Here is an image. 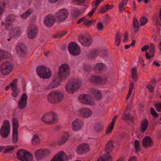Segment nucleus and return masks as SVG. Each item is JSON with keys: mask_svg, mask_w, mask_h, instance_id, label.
<instances>
[{"mask_svg": "<svg viewBox=\"0 0 161 161\" xmlns=\"http://www.w3.org/2000/svg\"><path fill=\"white\" fill-rule=\"evenodd\" d=\"M122 118L125 120H131L132 121H133L134 119V117L133 116L130 115L129 112H126L125 111Z\"/></svg>", "mask_w": 161, "mask_h": 161, "instance_id": "28", "label": "nucleus"}, {"mask_svg": "<svg viewBox=\"0 0 161 161\" xmlns=\"http://www.w3.org/2000/svg\"><path fill=\"white\" fill-rule=\"evenodd\" d=\"M13 131H18L19 127V123L17 119L16 118H14L13 119Z\"/></svg>", "mask_w": 161, "mask_h": 161, "instance_id": "33", "label": "nucleus"}, {"mask_svg": "<svg viewBox=\"0 0 161 161\" xmlns=\"http://www.w3.org/2000/svg\"><path fill=\"white\" fill-rule=\"evenodd\" d=\"M118 116L117 115H115L113 119L112 120L111 123H110V125H114V124L115 123V121L117 118Z\"/></svg>", "mask_w": 161, "mask_h": 161, "instance_id": "62", "label": "nucleus"}, {"mask_svg": "<svg viewBox=\"0 0 161 161\" xmlns=\"http://www.w3.org/2000/svg\"><path fill=\"white\" fill-rule=\"evenodd\" d=\"M50 151L47 149H40L37 150L35 152V154L36 158L37 160H40L43 159L44 157L50 154Z\"/></svg>", "mask_w": 161, "mask_h": 161, "instance_id": "10", "label": "nucleus"}, {"mask_svg": "<svg viewBox=\"0 0 161 161\" xmlns=\"http://www.w3.org/2000/svg\"><path fill=\"white\" fill-rule=\"evenodd\" d=\"M80 101L86 104L92 105L94 103L92 101L91 96L88 94H82L81 95L78 97Z\"/></svg>", "mask_w": 161, "mask_h": 161, "instance_id": "12", "label": "nucleus"}, {"mask_svg": "<svg viewBox=\"0 0 161 161\" xmlns=\"http://www.w3.org/2000/svg\"><path fill=\"white\" fill-rule=\"evenodd\" d=\"M149 48V46L148 45H145L141 49L142 52H144L146 51V53L147 52V50Z\"/></svg>", "mask_w": 161, "mask_h": 161, "instance_id": "55", "label": "nucleus"}, {"mask_svg": "<svg viewBox=\"0 0 161 161\" xmlns=\"http://www.w3.org/2000/svg\"><path fill=\"white\" fill-rule=\"evenodd\" d=\"M108 81L107 76L102 78L98 76L94 75L91 78V82L92 83L96 85H104Z\"/></svg>", "mask_w": 161, "mask_h": 161, "instance_id": "11", "label": "nucleus"}, {"mask_svg": "<svg viewBox=\"0 0 161 161\" xmlns=\"http://www.w3.org/2000/svg\"><path fill=\"white\" fill-rule=\"evenodd\" d=\"M32 13L31 11L30 10H28L26 12L24 13L23 14L21 15V17L23 19L27 18Z\"/></svg>", "mask_w": 161, "mask_h": 161, "instance_id": "40", "label": "nucleus"}, {"mask_svg": "<svg viewBox=\"0 0 161 161\" xmlns=\"http://www.w3.org/2000/svg\"><path fill=\"white\" fill-rule=\"evenodd\" d=\"M68 49L70 54L73 56H77L80 53V49L77 44L72 42L68 45Z\"/></svg>", "mask_w": 161, "mask_h": 161, "instance_id": "7", "label": "nucleus"}, {"mask_svg": "<svg viewBox=\"0 0 161 161\" xmlns=\"http://www.w3.org/2000/svg\"><path fill=\"white\" fill-rule=\"evenodd\" d=\"M86 21H84V24L87 26H90L92 24V20H88L86 19Z\"/></svg>", "mask_w": 161, "mask_h": 161, "instance_id": "53", "label": "nucleus"}, {"mask_svg": "<svg viewBox=\"0 0 161 161\" xmlns=\"http://www.w3.org/2000/svg\"><path fill=\"white\" fill-rule=\"evenodd\" d=\"M137 70L136 68H133L131 70V77L135 81H137Z\"/></svg>", "mask_w": 161, "mask_h": 161, "instance_id": "37", "label": "nucleus"}, {"mask_svg": "<svg viewBox=\"0 0 161 161\" xmlns=\"http://www.w3.org/2000/svg\"><path fill=\"white\" fill-rule=\"evenodd\" d=\"M69 14V12L67 10L62 9L60 10L56 14V17L59 21H62L68 17Z\"/></svg>", "mask_w": 161, "mask_h": 161, "instance_id": "13", "label": "nucleus"}, {"mask_svg": "<svg viewBox=\"0 0 161 161\" xmlns=\"http://www.w3.org/2000/svg\"><path fill=\"white\" fill-rule=\"evenodd\" d=\"M128 161H136V157L135 156L130 157Z\"/></svg>", "mask_w": 161, "mask_h": 161, "instance_id": "64", "label": "nucleus"}, {"mask_svg": "<svg viewBox=\"0 0 161 161\" xmlns=\"http://www.w3.org/2000/svg\"><path fill=\"white\" fill-rule=\"evenodd\" d=\"M150 112L152 115L155 118H157L158 116V113L155 111L154 109L153 108H151L150 109Z\"/></svg>", "mask_w": 161, "mask_h": 161, "instance_id": "49", "label": "nucleus"}, {"mask_svg": "<svg viewBox=\"0 0 161 161\" xmlns=\"http://www.w3.org/2000/svg\"><path fill=\"white\" fill-rule=\"evenodd\" d=\"M147 88L149 89L151 92H152L155 89V87L152 86L150 85H148L147 86Z\"/></svg>", "mask_w": 161, "mask_h": 161, "instance_id": "58", "label": "nucleus"}, {"mask_svg": "<svg viewBox=\"0 0 161 161\" xmlns=\"http://www.w3.org/2000/svg\"><path fill=\"white\" fill-rule=\"evenodd\" d=\"M91 67L90 65H88L85 68L84 70L85 71H91Z\"/></svg>", "mask_w": 161, "mask_h": 161, "instance_id": "60", "label": "nucleus"}, {"mask_svg": "<svg viewBox=\"0 0 161 161\" xmlns=\"http://www.w3.org/2000/svg\"><path fill=\"white\" fill-rule=\"evenodd\" d=\"M148 120L145 119L141 121L140 126V131L142 133H144L146 130L148 126Z\"/></svg>", "mask_w": 161, "mask_h": 161, "instance_id": "23", "label": "nucleus"}, {"mask_svg": "<svg viewBox=\"0 0 161 161\" xmlns=\"http://www.w3.org/2000/svg\"><path fill=\"white\" fill-rule=\"evenodd\" d=\"M12 139L14 143H16L18 141V131H13Z\"/></svg>", "mask_w": 161, "mask_h": 161, "instance_id": "43", "label": "nucleus"}, {"mask_svg": "<svg viewBox=\"0 0 161 161\" xmlns=\"http://www.w3.org/2000/svg\"><path fill=\"white\" fill-rule=\"evenodd\" d=\"M156 110L158 112L161 111V103H156L155 104Z\"/></svg>", "mask_w": 161, "mask_h": 161, "instance_id": "54", "label": "nucleus"}, {"mask_svg": "<svg viewBox=\"0 0 161 161\" xmlns=\"http://www.w3.org/2000/svg\"><path fill=\"white\" fill-rule=\"evenodd\" d=\"M92 114V111L89 109H81L80 111V114L84 118L90 117Z\"/></svg>", "mask_w": 161, "mask_h": 161, "instance_id": "22", "label": "nucleus"}, {"mask_svg": "<svg viewBox=\"0 0 161 161\" xmlns=\"http://www.w3.org/2000/svg\"><path fill=\"white\" fill-rule=\"evenodd\" d=\"M69 135L68 132L64 133L61 139L59 140L58 142V144L59 145H62L65 143L69 139Z\"/></svg>", "mask_w": 161, "mask_h": 161, "instance_id": "25", "label": "nucleus"}, {"mask_svg": "<svg viewBox=\"0 0 161 161\" xmlns=\"http://www.w3.org/2000/svg\"><path fill=\"white\" fill-rule=\"evenodd\" d=\"M78 39L80 42L84 47H88L92 43V39H88L83 35H80L79 36Z\"/></svg>", "mask_w": 161, "mask_h": 161, "instance_id": "17", "label": "nucleus"}, {"mask_svg": "<svg viewBox=\"0 0 161 161\" xmlns=\"http://www.w3.org/2000/svg\"><path fill=\"white\" fill-rule=\"evenodd\" d=\"M96 10V9H95V8H93L92 9V11L88 13V16H89L90 17L92 16L93 15V14L95 12Z\"/></svg>", "mask_w": 161, "mask_h": 161, "instance_id": "59", "label": "nucleus"}, {"mask_svg": "<svg viewBox=\"0 0 161 161\" xmlns=\"http://www.w3.org/2000/svg\"><path fill=\"white\" fill-rule=\"evenodd\" d=\"M27 95L25 93H24L22 95L20 101L27 102Z\"/></svg>", "mask_w": 161, "mask_h": 161, "instance_id": "50", "label": "nucleus"}, {"mask_svg": "<svg viewBox=\"0 0 161 161\" xmlns=\"http://www.w3.org/2000/svg\"><path fill=\"white\" fill-rule=\"evenodd\" d=\"M11 25V24L10 23V22H8L7 21H6V22L5 24V28L6 29H8L9 28Z\"/></svg>", "mask_w": 161, "mask_h": 161, "instance_id": "61", "label": "nucleus"}, {"mask_svg": "<svg viewBox=\"0 0 161 161\" xmlns=\"http://www.w3.org/2000/svg\"><path fill=\"white\" fill-rule=\"evenodd\" d=\"M91 91L92 93L95 95V97L97 100H99L102 98L101 93L99 90L92 89Z\"/></svg>", "mask_w": 161, "mask_h": 161, "instance_id": "30", "label": "nucleus"}, {"mask_svg": "<svg viewBox=\"0 0 161 161\" xmlns=\"http://www.w3.org/2000/svg\"><path fill=\"white\" fill-rule=\"evenodd\" d=\"M114 126V125H110V124L107 128L106 134H108L109 133H111L113 129Z\"/></svg>", "mask_w": 161, "mask_h": 161, "instance_id": "44", "label": "nucleus"}, {"mask_svg": "<svg viewBox=\"0 0 161 161\" xmlns=\"http://www.w3.org/2000/svg\"><path fill=\"white\" fill-rule=\"evenodd\" d=\"M70 73V69L69 65L66 63L62 64L58 68V74L59 77L55 78L49 85L45 88L48 90L54 88L58 86L60 83V80L66 79L69 76Z\"/></svg>", "mask_w": 161, "mask_h": 161, "instance_id": "1", "label": "nucleus"}, {"mask_svg": "<svg viewBox=\"0 0 161 161\" xmlns=\"http://www.w3.org/2000/svg\"><path fill=\"white\" fill-rule=\"evenodd\" d=\"M121 41V35L120 32L118 31L115 35V45L116 46H119L120 43Z\"/></svg>", "mask_w": 161, "mask_h": 161, "instance_id": "31", "label": "nucleus"}, {"mask_svg": "<svg viewBox=\"0 0 161 161\" xmlns=\"http://www.w3.org/2000/svg\"><path fill=\"white\" fill-rule=\"evenodd\" d=\"M14 148V147H8L5 149L4 151L3 152V153H8L9 152H10L12 149Z\"/></svg>", "mask_w": 161, "mask_h": 161, "instance_id": "57", "label": "nucleus"}, {"mask_svg": "<svg viewBox=\"0 0 161 161\" xmlns=\"http://www.w3.org/2000/svg\"><path fill=\"white\" fill-rule=\"evenodd\" d=\"M106 6V10L107 11L108 10L111 9V8L114 7V6L113 5H110L108 4H107Z\"/></svg>", "mask_w": 161, "mask_h": 161, "instance_id": "63", "label": "nucleus"}, {"mask_svg": "<svg viewBox=\"0 0 161 161\" xmlns=\"http://www.w3.org/2000/svg\"><path fill=\"white\" fill-rule=\"evenodd\" d=\"M9 58L8 53L4 51L0 50V63L3 59H7Z\"/></svg>", "mask_w": 161, "mask_h": 161, "instance_id": "34", "label": "nucleus"}, {"mask_svg": "<svg viewBox=\"0 0 161 161\" xmlns=\"http://www.w3.org/2000/svg\"><path fill=\"white\" fill-rule=\"evenodd\" d=\"M17 79H15L13 80V81L11 83L12 86V96L14 97H17L20 92L19 89L17 87Z\"/></svg>", "mask_w": 161, "mask_h": 161, "instance_id": "15", "label": "nucleus"}, {"mask_svg": "<svg viewBox=\"0 0 161 161\" xmlns=\"http://www.w3.org/2000/svg\"><path fill=\"white\" fill-rule=\"evenodd\" d=\"M83 125V123L80 119H75L72 123V129L74 131H78L82 128Z\"/></svg>", "mask_w": 161, "mask_h": 161, "instance_id": "20", "label": "nucleus"}, {"mask_svg": "<svg viewBox=\"0 0 161 161\" xmlns=\"http://www.w3.org/2000/svg\"><path fill=\"white\" fill-rule=\"evenodd\" d=\"M10 132V124L7 120H5L0 129V134L3 138L8 137Z\"/></svg>", "mask_w": 161, "mask_h": 161, "instance_id": "5", "label": "nucleus"}, {"mask_svg": "<svg viewBox=\"0 0 161 161\" xmlns=\"http://www.w3.org/2000/svg\"><path fill=\"white\" fill-rule=\"evenodd\" d=\"M81 14V12L78 8H75L72 10L71 14L72 17L74 19H76Z\"/></svg>", "mask_w": 161, "mask_h": 161, "instance_id": "26", "label": "nucleus"}, {"mask_svg": "<svg viewBox=\"0 0 161 161\" xmlns=\"http://www.w3.org/2000/svg\"><path fill=\"white\" fill-rule=\"evenodd\" d=\"M56 20L55 17L53 15H48L44 18V24L47 26L50 27L53 25Z\"/></svg>", "mask_w": 161, "mask_h": 161, "instance_id": "14", "label": "nucleus"}, {"mask_svg": "<svg viewBox=\"0 0 161 161\" xmlns=\"http://www.w3.org/2000/svg\"><path fill=\"white\" fill-rule=\"evenodd\" d=\"M104 0H95L92 3V5L94 6L93 8L97 9L99 6V4Z\"/></svg>", "mask_w": 161, "mask_h": 161, "instance_id": "41", "label": "nucleus"}, {"mask_svg": "<svg viewBox=\"0 0 161 161\" xmlns=\"http://www.w3.org/2000/svg\"><path fill=\"white\" fill-rule=\"evenodd\" d=\"M36 72L39 76L43 79H48L51 76L50 69L48 68L41 65L37 68Z\"/></svg>", "mask_w": 161, "mask_h": 161, "instance_id": "4", "label": "nucleus"}, {"mask_svg": "<svg viewBox=\"0 0 161 161\" xmlns=\"http://www.w3.org/2000/svg\"><path fill=\"white\" fill-rule=\"evenodd\" d=\"M106 8L105 5L101 7L99 9V13L103 14L106 13L107 11L106 10Z\"/></svg>", "mask_w": 161, "mask_h": 161, "instance_id": "51", "label": "nucleus"}, {"mask_svg": "<svg viewBox=\"0 0 161 161\" xmlns=\"http://www.w3.org/2000/svg\"><path fill=\"white\" fill-rule=\"evenodd\" d=\"M27 102L20 101L18 103V108L20 109H23L26 106Z\"/></svg>", "mask_w": 161, "mask_h": 161, "instance_id": "38", "label": "nucleus"}, {"mask_svg": "<svg viewBox=\"0 0 161 161\" xmlns=\"http://www.w3.org/2000/svg\"><path fill=\"white\" fill-rule=\"evenodd\" d=\"M42 119L43 121L47 124L54 123L56 121L55 114L52 112L43 115Z\"/></svg>", "mask_w": 161, "mask_h": 161, "instance_id": "9", "label": "nucleus"}, {"mask_svg": "<svg viewBox=\"0 0 161 161\" xmlns=\"http://www.w3.org/2000/svg\"><path fill=\"white\" fill-rule=\"evenodd\" d=\"M27 152L24 150H19L16 153L17 158L18 159L22 161L23 159V157H25L26 156V154L27 155Z\"/></svg>", "mask_w": 161, "mask_h": 161, "instance_id": "24", "label": "nucleus"}, {"mask_svg": "<svg viewBox=\"0 0 161 161\" xmlns=\"http://www.w3.org/2000/svg\"><path fill=\"white\" fill-rule=\"evenodd\" d=\"M97 29L99 31H102L103 29V23L101 22H99L97 25Z\"/></svg>", "mask_w": 161, "mask_h": 161, "instance_id": "45", "label": "nucleus"}, {"mask_svg": "<svg viewBox=\"0 0 161 161\" xmlns=\"http://www.w3.org/2000/svg\"><path fill=\"white\" fill-rule=\"evenodd\" d=\"M81 83L80 81L77 80L69 81L66 85V90L69 93H73L79 88Z\"/></svg>", "mask_w": 161, "mask_h": 161, "instance_id": "3", "label": "nucleus"}, {"mask_svg": "<svg viewBox=\"0 0 161 161\" xmlns=\"http://www.w3.org/2000/svg\"><path fill=\"white\" fill-rule=\"evenodd\" d=\"M101 51L99 49H94L91 51L88 55L89 58H94L96 57L100 53Z\"/></svg>", "mask_w": 161, "mask_h": 161, "instance_id": "27", "label": "nucleus"}, {"mask_svg": "<svg viewBox=\"0 0 161 161\" xmlns=\"http://www.w3.org/2000/svg\"><path fill=\"white\" fill-rule=\"evenodd\" d=\"M105 67V65L102 63H99L96 64L95 66V69L98 70H102Z\"/></svg>", "mask_w": 161, "mask_h": 161, "instance_id": "39", "label": "nucleus"}, {"mask_svg": "<svg viewBox=\"0 0 161 161\" xmlns=\"http://www.w3.org/2000/svg\"><path fill=\"white\" fill-rule=\"evenodd\" d=\"M142 143L144 147L147 148L152 147L153 145V142L150 136H147L142 139Z\"/></svg>", "mask_w": 161, "mask_h": 161, "instance_id": "18", "label": "nucleus"}, {"mask_svg": "<svg viewBox=\"0 0 161 161\" xmlns=\"http://www.w3.org/2000/svg\"><path fill=\"white\" fill-rule=\"evenodd\" d=\"M14 16L13 15L11 14L7 17L6 21L12 22L14 21Z\"/></svg>", "mask_w": 161, "mask_h": 161, "instance_id": "52", "label": "nucleus"}, {"mask_svg": "<svg viewBox=\"0 0 161 161\" xmlns=\"http://www.w3.org/2000/svg\"><path fill=\"white\" fill-rule=\"evenodd\" d=\"M12 65L8 61L3 62L0 66L1 73L3 75H7L11 72L12 70Z\"/></svg>", "mask_w": 161, "mask_h": 161, "instance_id": "8", "label": "nucleus"}, {"mask_svg": "<svg viewBox=\"0 0 161 161\" xmlns=\"http://www.w3.org/2000/svg\"><path fill=\"white\" fill-rule=\"evenodd\" d=\"M147 22V19L146 17H142L140 20L141 26L145 25Z\"/></svg>", "mask_w": 161, "mask_h": 161, "instance_id": "42", "label": "nucleus"}, {"mask_svg": "<svg viewBox=\"0 0 161 161\" xmlns=\"http://www.w3.org/2000/svg\"><path fill=\"white\" fill-rule=\"evenodd\" d=\"M103 128V125L100 123L96 124L94 128V130L96 132H100L101 131Z\"/></svg>", "mask_w": 161, "mask_h": 161, "instance_id": "36", "label": "nucleus"}, {"mask_svg": "<svg viewBox=\"0 0 161 161\" xmlns=\"http://www.w3.org/2000/svg\"><path fill=\"white\" fill-rule=\"evenodd\" d=\"M64 98L63 94L57 91L50 92L47 96L48 102L53 104L57 103L62 101Z\"/></svg>", "mask_w": 161, "mask_h": 161, "instance_id": "2", "label": "nucleus"}, {"mask_svg": "<svg viewBox=\"0 0 161 161\" xmlns=\"http://www.w3.org/2000/svg\"><path fill=\"white\" fill-rule=\"evenodd\" d=\"M38 33L37 29L35 27L30 28L28 30L27 35L30 39H33L35 38Z\"/></svg>", "mask_w": 161, "mask_h": 161, "instance_id": "21", "label": "nucleus"}, {"mask_svg": "<svg viewBox=\"0 0 161 161\" xmlns=\"http://www.w3.org/2000/svg\"><path fill=\"white\" fill-rule=\"evenodd\" d=\"M40 142L39 136L37 135H34L32 140L31 142L35 146L38 145Z\"/></svg>", "mask_w": 161, "mask_h": 161, "instance_id": "32", "label": "nucleus"}, {"mask_svg": "<svg viewBox=\"0 0 161 161\" xmlns=\"http://www.w3.org/2000/svg\"><path fill=\"white\" fill-rule=\"evenodd\" d=\"M26 48L25 45L21 43L18 44L16 47L17 52L19 55L21 57H24L26 54Z\"/></svg>", "mask_w": 161, "mask_h": 161, "instance_id": "16", "label": "nucleus"}, {"mask_svg": "<svg viewBox=\"0 0 161 161\" xmlns=\"http://www.w3.org/2000/svg\"><path fill=\"white\" fill-rule=\"evenodd\" d=\"M125 5H122L121 3L119 4V12L122 13L125 9V8L124 7Z\"/></svg>", "mask_w": 161, "mask_h": 161, "instance_id": "56", "label": "nucleus"}, {"mask_svg": "<svg viewBox=\"0 0 161 161\" xmlns=\"http://www.w3.org/2000/svg\"><path fill=\"white\" fill-rule=\"evenodd\" d=\"M133 27L134 30V32L136 33L139 31V24L137 18L135 17L133 19Z\"/></svg>", "mask_w": 161, "mask_h": 161, "instance_id": "29", "label": "nucleus"}, {"mask_svg": "<svg viewBox=\"0 0 161 161\" xmlns=\"http://www.w3.org/2000/svg\"><path fill=\"white\" fill-rule=\"evenodd\" d=\"M89 146L86 143L80 145L76 149L77 152L80 154L85 153L89 150Z\"/></svg>", "mask_w": 161, "mask_h": 161, "instance_id": "19", "label": "nucleus"}, {"mask_svg": "<svg viewBox=\"0 0 161 161\" xmlns=\"http://www.w3.org/2000/svg\"><path fill=\"white\" fill-rule=\"evenodd\" d=\"M114 147L113 141H110L108 142L107 145L106 150L107 151V154L102 157H99L97 161H111V156L109 155V152L111 151Z\"/></svg>", "mask_w": 161, "mask_h": 161, "instance_id": "6", "label": "nucleus"}, {"mask_svg": "<svg viewBox=\"0 0 161 161\" xmlns=\"http://www.w3.org/2000/svg\"><path fill=\"white\" fill-rule=\"evenodd\" d=\"M150 53H153L155 52V47L153 43H151L150 44V47H149Z\"/></svg>", "mask_w": 161, "mask_h": 161, "instance_id": "47", "label": "nucleus"}, {"mask_svg": "<svg viewBox=\"0 0 161 161\" xmlns=\"http://www.w3.org/2000/svg\"><path fill=\"white\" fill-rule=\"evenodd\" d=\"M154 53L155 52H153V53H150L151 55H150L149 53L147 52H146L145 54V57L147 59H150L151 58L154 57L155 55Z\"/></svg>", "mask_w": 161, "mask_h": 161, "instance_id": "48", "label": "nucleus"}, {"mask_svg": "<svg viewBox=\"0 0 161 161\" xmlns=\"http://www.w3.org/2000/svg\"><path fill=\"white\" fill-rule=\"evenodd\" d=\"M27 155L26 154V156L23 157V158L22 161H33V156L32 154L29 152H27Z\"/></svg>", "mask_w": 161, "mask_h": 161, "instance_id": "35", "label": "nucleus"}, {"mask_svg": "<svg viewBox=\"0 0 161 161\" xmlns=\"http://www.w3.org/2000/svg\"><path fill=\"white\" fill-rule=\"evenodd\" d=\"M134 146H135V149L136 152H138V150L140 147L139 142V141L138 140H136L135 141Z\"/></svg>", "mask_w": 161, "mask_h": 161, "instance_id": "46", "label": "nucleus"}]
</instances>
